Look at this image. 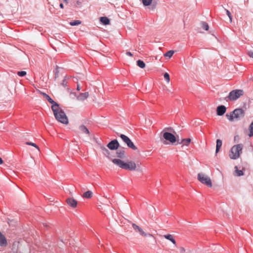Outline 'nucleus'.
<instances>
[{"instance_id": "f257e3e1", "label": "nucleus", "mask_w": 253, "mask_h": 253, "mask_svg": "<svg viewBox=\"0 0 253 253\" xmlns=\"http://www.w3.org/2000/svg\"><path fill=\"white\" fill-rule=\"evenodd\" d=\"M112 162L120 168L126 170L132 171L136 169V164L132 161H128L127 162H125L120 159H114L112 160Z\"/></svg>"}, {"instance_id": "f03ea898", "label": "nucleus", "mask_w": 253, "mask_h": 253, "mask_svg": "<svg viewBox=\"0 0 253 253\" xmlns=\"http://www.w3.org/2000/svg\"><path fill=\"white\" fill-rule=\"evenodd\" d=\"M245 115V111L242 108H237L231 112L230 114H226V117L230 121H239L243 119Z\"/></svg>"}, {"instance_id": "7ed1b4c3", "label": "nucleus", "mask_w": 253, "mask_h": 253, "mask_svg": "<svg viewBox=\"0 0 253 253\" xmlns=\"http://www.w3.org/2000/svg\"><path fill=\"white\" fill-rule=\"evenodd\" d=\"M51 109L53 112L55 119L58 122L66 125L68 124V118L65 112L61 109L51 106Z\"/></svg>"}, {"instance_id": "20e7f679", "label": "nucleus", "mask_w": 253, "mask_h": 253, "mask_svg": "<svg viewBox=\"0 0 253 253\" xmlns=\"http://www.w3.org/2000/svg\"><path fill=\"white\" fill-rule=\"evenodd\" d=\"M244 93V92L242 89L233 90L229 92L227 96L223 98H220L219 100L222 101V100H224L226 101L229 100L235 101L240 98L241 96L243 95Z\"/></svg>"}, {"instance_id": "39448f33", "label": "nucleus", "mask_w": 253, "mask_h": 253, "mask_svg": "<svg viewBox=\"0 0 253 253\" xmlns=\"http://www.w3.org/2000/svg\"><path fill=\"white\" fill-rule=\"evenodd\" d=\"M243 145L238 144L234 145L230 150L231 154L229 157L231 159L236 160L240 157V154L242 152Z\"/></svg>"}, {"instance_id": "423d86ee", "label": "nucleus", "mask_w": 253, "mask_h": 253, "mask_svg": "<svg viewBox=\"0 0 253 253\" xmlns=\"http://www.w3.org/2000/svg\"><path fill=\"white\" fill-rule=\"evenodd\" d=\"M171 129V128L166 127L164 130L161 133V134L162 135L163 138L170 142L171 143H174L176 141V138L175 135H174L172 133L169 132L165 131L166 130Z\"/></svg>"}, {"instance_id": "0eeeda50", "label": "nucleus", "mask_w": 253, "mask_h": 253, "mask_svg": "<svg viewBox=\"0 0 253 253\" xmlns=\"http://www.w3.org/2000/svg\"><path fill=\"white\" fill-rule=\"evenodd\" d=\"M117 134L121 137L123 142L126 144L128 147L134 150H137V147L127 136L123 134H119L118 132H117Z\"/></svg>"}, {"instance_id": "6e6552de", "label": "nucleus", "mask_w": 253, "mask_h": 253, "mask_svg": "<svg viewBox=\"0 0 253 253\" xmlns=\"http://www.w3.org/2000/svg\"><path fill=\"white\" fill-rule=\"evenodd\" d=\"M198 179L203 184H205L208 187L212 186V183L211 178L203 173H199L198 174Z\"/></svg>"}, {"instance_id": "1a4fd4ad", "label": "nucleus", "mask_w": 253, "mask_h": 253, "mask_svg": "<svg viewBox=\"0 0 253 253\" xmlns=\"http://www.w3.org/2000/svg\"><path fill=\"white\" fill-rule=\"evenodd\" d=\"M107 146L111 150H116L118 149L120 146V144L117 139H114L109 142Z\"/></svg>"}, {"instance_id": "9d476101", "label": "nucleus", "mask_w": 253, "mask_h": 253, "mask_svg": "<svg viewBox=\"0 0 253 253\" xmlns=\"http://www.w3.org/2000/svg\"><path fill=\"white\" fill-rule=\"evenodd\" d=\"M132 225L133 229L136 232H138L141 235L144 236V237H146V236L152 237L153 236V235L150 233H146L145 232H144L143 231V230L142 229V228H140L138 225H137L136 224L133 223Z\"/></svg>"}, {"instance_id": "9b49d317", "label": "nucleus", "mask_w": 253, "mask_h": 253, "mask_svg": "<svg viewBox=\"0 0 253 253\" xmlns=\"http://www.w3.org/2000/svg\"><path fill=\"white\" fill-rule=\"evenodd\" d=\"M41 93L42 94V95H43L44 98H45L46 99H47V101L50 103L52 104V106H54V107H59V104L57 102L54 101L48 94H47L44 92H42Z\"/></svg>"}, {"instance_id": "f8f14e48", "label": "nucleus", "mask_w": 253, "mask_h": 253, "mask_svg": "<svg viewBox=\"0 0 253 253\" xmlns=\"http://www.w3.org/2000/svg\"><path fill=\"white\" fill-rule=\"evenodd\" d=\"M226 111V108L224 105H219L216 108V114L218 116L223 115Z\"/></svg>"}, {"instance_id": "ddd939ff", "label": "nucleus", "mask_w": 253, "mask_h": 253, "mask_svg": "<svg viewBox=\"0 0 253 253\" xmlns=\"http://www.w3.org/2000/svg\"><path fill=\"white\" fill-rule=\"evenodd\" d=\"M66 201L67 204L72 208H75L77 206V201L73 198H68Z\"/></svg>"}, {"instance_id": "4468645a", "label": "nucleus", "mask_w": 253, "mask_h": 253, "mask_svg": "<svg viewBox=\"0 0 253 253\" xmlns=\"http://www.w3.org/2000/svg\"><path fill=\"white\" fill-rule=\"evenodd\" d=\"M142 2L145 6H149L152 4L151 6L152 10H154L156 8V3H152V0H142Z\"/></svg>"}, {"instance_id": "2eb2a0df", "label": "nucleus", "mask_w": 253, "mask_h": 253, "mask_svg": "<svg viewBox=\"0 0 253 253\" xmlns=\"http://www.w3.org/2000/svg\"><path fill=\"white\" fill-rule=\"evenodd\" d=\"M89 96V94L88 92H85L84 93H81L80 94L77 96V99L79 101H84Z\"/></svg>"}, {"instance_id": "dca6fc26", "label": "nucleus", "mask_w": 253, "mask_h": 253, "mask_svg": "<svg viewBox=\"0 0 253 253\" xmlns=\"http://www.w3.org/2000/svg\"><path fill=\"white\" fill-rule=\"evenodd\" d=\"M7 245V241L5 236L0 232V246L5 247Z\"/></svg>"}, {"instance_id": "f3484780", "label": "nucleus", "mask_w": 253, "mask_h": 253, "mask_svg": "<svg viewBox=\"0 0 253 253\" xmlns=\"http://www.w3.org/2000/svg\"><path fill=\"white\" fill-rule=\"evenodd\" d=\"M116 154L117 157L121 158V159H124L126 158L125 156V151L124 150L120 149L117 151Z\"/></svg>"}, {"instance_id": "a211bd4d", "label": "nucleus", "mask_w": 253, "mask_h": 253, "mask_svg": "<svg viewBox=\"0 0 253 253\" xmlns=\"http://www.w3.org/2000/svg\"><path fill=\"white\" fill-rule=\"evenodd\" d=\"M79 129L82 133L86 134L89 135L90 133L89 130L84 125H81L79 126Z\"/></svg>"}, {"instance_id": "6ab92c4d", "label": "nucleus", "mask_w": 253, "mask_h": 253, "mask_svg": "<svg viewBox=\"0 0 253 253\" xmlns=\"http://www.w3.org/2000/svg\"><path fill=\"white\" fill-rule=\"evenodd\" d=\"M100 149L101 150L103 154L106 157H109V156L110 155V151L108 150V149H107L105 146H103V145H101L100 147Z\"/></svg>"}, {"instance_id": "aec40b11", "label": "nucleus", "mask_w": 253, "mask_h": 253, "mask_svg": "<svg viewBox=\"0 0 253 253\" xmlns=\"http://www.w3.org/2000/svg\"><path fill=\"white\" fill-rule=\"evenodd\" d=\"M216 143V145L215 153L217 154L219 151V150L222 146V142L220 139H217Z\"/></svg>"}, {"instance_id": "412c9836", "label": "nucleus", "mask_w": 253, "mask_h": 253, "mask_svg": "<svg viewBox=\"0 0 253 253\" xmlns=\"http://www.w3.org/2000/svg\"><path fill=\"white\" fill-rule=\"evenodd\" d=\"M191 141V139L188 138L186 139H182L180 142H178V143L179 144H183V145H185L187 146L189 145Z\"/></svg>"}, {"instance_id": "4be33fe9", "label": "nucleus", "mask_w": 253, "mask_h": 253, "mask_svg": "<svg viewBox=\"0 0 253 253\" xmlns=\"http://www.w3.org/2000/svg\"><path fill=\"white\" fill-rule=\"evenodd\" d=\"M100 22L105 25L109 24L110 20L107 17H101L100 18Z\"/></svg>"}, {"instance_id": "5701e85b", "label": "nucleus", "mask_w": 253, "mask_h": 253, "mask_svg": "<svg viewBox=\"0 0 253 253\" xmlns=\"http://www.w3.org/2000/svg\"><path fill=\"white\" fill-rule=\"evenodd\" d=\"M164 237L167 240L170 241L173 244H176V241L174 239L173 236L172 235L167 234V235H164Z\"/></svg>"}, {"instance_id": "b1692460", "label": "nucleus", "mask_w": 253, "mask_h": 253, "mask_svg": "<svg viewBox=\"0 0 253 253\" xmlns=\"http://www.w3.org/2000/svg\"><path fill=\"white\" fill-rule=\"evenodd\" d=\"M92 196V192L91 191H87L84 192L83 195L84 198L89 199Z\"/></svg>"}, {"instance_id": "393cba45", "label": "nucleus", "mask_w": 253, "mask_h": 253, "mask_svg": "<svg viewBox=\"0 0 253 253\" xmlns=\"http://www.w3.org/2000/svg\"><path fill=\"white\" fill-rule=\"evenodd\" d=\"M200 25L201 27L205 30L208 31L209 29V26L208 24L204 21H202L200 23Z\"/></svg>"}, {"instance_id": "a878e982", "label": "nucleus", "mask_w": 253, "mask_h": 253, "mask_svg": "<svg viewBox=\"0 0 253 253\" xmlns=\"http://www.w3.org/2000/svg\"><path fill=\"white\" fill-rule=\"evenodd\" d=\"M235 175L237 176H240L244 174L243 172L241 170H238V167L237 166H235Z\"/></svg>"}, {"instance_id": "bb28decb", "label": "nucleus", "mask_w": 253, "mask_h": 253, "mask_svg": "<svg viewBox=\"0 0 253 253\" xmlns=\"http://www.w3.org/2000/svg\"><path fill=\"white\" fill-rule=\"evenodd\" d=\"M249 130L250 133L249 136L251 137L253 136V121L251 123L249 126Z\"/></svg>"}, {"instance_id": "cd10ccee", "label": "nucleus", "mask_w": 253, "mask_h": 253, "mask_svg": "<svg viewBox=\"0 0 253 253\" xmlns=\"http://www.w3.org/2000/svg\"><path fill=\"white\" fill-rule=\"evenodd\" d=\"M137 65L141 68H144L145 67V63L143 61L138 60L137 61Z\"/></svg>"}, {"instance_id": "c85d7f7f", "label": "nucleus", "mask_w": 253, "mask_h": 253, "mask_svg": "<svg viewBox=\"0 0 253 253\" xmlns=\"http://www.w3.org/2000/svg\"><path fill=\"white\" fill-rule=\"evenodd\" d=\"M59 67L56 65L55 67V70L54 71V79L56 80L59 77Z\"/></svg>"}, {"instance_id": "c756f323", "label": "nucleus", "mask_w": 253, "mask_h": 253, "mask_svg": "<svg viewBox=\"0 0 253 253\" xmlns=\"http://www.w3.org/2000/svg\"><path fill=\"white\" fill-rule=\"evenodd\" d=\"M174 53V51L173 50H169L164 54L165 57H168L169 58H170Z\"/></svg>"}, {"instance_id": "7c9ffc66", "label": "nucleus", "mask_w": 253, "mask_h": 253, "mask_svg": "<svg viewBox=\"0 0 253 253\" xmlns=\"http://www.w3.org/2000/svg\"><path fill=\"white\" fill-rule=\"evenodd\" d=\"M25 144L28 145H31V146H34L38 150V151H40L39 147L36 144L31 142H28V141L26 142L25 143Z\"/></svg>"}, {"instance_id": "2f4dec72", "label": "nucleus", "mask_w": 253, "mask_h": 253, "mask_svg": "<svg viewBox=\"0 0 253 253\" xmlns=\"http://www.w3.org/2000/svg\"><path fill=\"white\" fill-rule=\"evenodd\" d=\"M81 21L80 20H74L73 21L70 22V25L71 26H76L80 24L81 23Z\"/></svg>"}, {"instance_id": "473e14b6", "label": "nucleus", "mask_w": 253, "mask_h": 253, "mask_svg": "<svg viewBox=\"0 0 253 253\" xmlns=\"http://www.w3.org/2000/svg\"><path fill=\"white\" fill-rule=\"evenodd\" d=\"M164 77L165 79L166 80V81H167V82L169 83L170 81V78H169V74L167 72L164 73Z\"/></svg>"}, {"instance_id": "72a5a7b5", "label": "nucleus", "mask_w": 253, "mask_h": 253, "mask_svg": "<svg viewBox=\"0 0 253 253\" xmlns=\"http://www.w3.org/2000/svg\"><path fill=\"white\" fill-rule=\"evenodd\" d=\"M17 75L20 77H23L26 75V72L24 71H19L17 73Z\"/></svg>"}, {"instance_id": "f704fd0d", "label": "nucleus", "mask_w": 253, "mask_h": 253, "mask_svg": "<svg viewBox=\"0 0 253 253\" xmlns=\"http://www.w3.org/2000/svg\"><path fill=\"white\" fill-rule=\"evenodd\" d=\"M225 10L226 11L227 15H228V16L229 17V18L230 19V22H232V17L231 14L230 12L226 9H225Z\"/></svg>"}, {"instance_id": "c9c22d12", "label": "nucleus", "mask_w": 253, "mask_h": 253, "mask_svg": "<svg viewBox=\"0 0 253 253\" xmlns=\"http://www.w3.org/2000/svg\"><path fill=\"white\" fill-rule=\"evenodd\" d=\"M67 81H66V79L65 78V79L63 80V81H62V83H61V85H62V86H63L64 87H66V86H67Z\"/></svg>"}, {"instance_id": "e433bc0d", "label": "nucleus", "mask_w": 253, "mask_h": 253, "mask_svg": "<svg viewBox=\"0 0 253 253\" xmlns=\"http://www.w3.org/2000/svg\"><path fill=\"white\" fill-rule=\"evenodd\" d=\"M248 55L252 58H253V51H249L248 52Z\"/></svg>"}, {"instance_id": "4c0bfd02", "label": "nucleus", "mask_w": 253, "mask_h": 253, "mask_svg": "<svg viewBox=\"0 0 253 253\" xmlns=\"http://www.w3.org/2000/svg\"><path fill=\"white\" fill-rule=\"evenodd\" d=\"M180 253H184L185 252V250L183 247H180Z\"/></svg>"}, {"instance_id": "58836bf2", "label": "nucleus", "mask_w": 253, "mask_h": 253, "mask_svg": "<svg viewBox=\"0 0 253 253\" xmlns=\"http://www.w3.org/2000/svg\"><path fill=\"white\" fill-rule=\"evenodd\" d=\"M126 54L127 55H128V56H132V54L130 52H129V51H127V52H126Z\"/></svg>"}, {"instance_id": "ea45409f", "label": "nucleus", "mask_w": 253, "mask_h": 253, "mask_svg": "<svg viewBox=\"0 0 253 253\" xmlns=\"http://www.w3.org/2000/svg\"><path fill=\"white\" fill-rule=\"evenodd\" d=\"M81 88L80 87V85L79 84H77V90L79 91L81 90Z\"/></svg>"}, {"instance_id": "a19ab883", "label": "nucleus", "mask_w": 253, "mask_h": 253, "mask_svg": "<svg viewBox=\"0 0 253 253\" xmlns=\"http://www.w3.org/2000/svg\"><path fill=\"white\" fill-rule=\"evenodd\" d=\"M59 6L61 8H64V5H63V4L62 3H61L59 5Z\"/></svg>"}, {"instance_id": "79ce46f5", "label": "nucleus", "mask_w": 253, "mask_h": 253, "mask_svg": "<svg viewBox=\"0 0 253 253\" xmlns=\"http://www.w3.org/2000/svg\"><path fill=\"white\" fill-rule=\"evenodd\" d=\"M63 2L67 4L68 3V0H63Z\"/></svg>"}, {"instance_id": "37998d69", "label": "nucleus", "mask_w": 253, "mask_h": 253, "mask_svg": "<svg viewBox=\"0 0 253 253\" xmlns=\"http://www.w3.org/2000/svg\"><path fill=\"white\" fill-rule=\"evenodd\" d=\"M3 163V160L0 157V164H2Z\"/></svg>"}, {"instance_id": "c03bdc74", "label": "nucleus", "mask_w": 253, "mask_h": 253, "mask_svg": "<svg viewBox=\"0 0 253 253\" xmlns=\"http://www.w3.org/2000/svg\"><path fill=\"white\" fill-rule=\"evenodd\" d=\"M167 91L169 92H170V93H172V92L171 91V90L169 89H167Z\"/></svg>"}, {"instance_id": "a18cd8bd", "label": "nucleus", "mask_w": 253, "mask_h": 253, "mask_svg": "<svg viewBox=\"0 0 253 253\" xmlns=\"http://www.w3.org/2000/svg\"><path fill=\"white\" fill-rule=\"evenodd\" d=\"M136 170H139V171H142L141 169H139V166H138V168L137 169H136Z\"/></svg>"}, {"instance_id": "49530a36", "label": "nucleus", "mask_w": 253, "mask_h": 253, "mask_svg": "<svg viewBox=\"0 0 253 253\" xmlns=\"http://www.w3.org/2000/svg\"><path fill=\"white\" fill-rule=\"evenodd\" d=\"M73 94H74L75 96H76V93H73Z\"/></svg>"}]
</instances>
